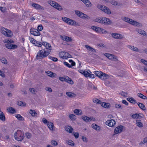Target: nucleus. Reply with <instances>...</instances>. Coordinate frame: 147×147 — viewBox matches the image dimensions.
<instances>
[{
  "mask_svg": "<svg viewBox=\"0 0 147 147\" xmlns=\"http://www.w3.org/2000/svg\"><path fill=\"white\" fill-rule=\"evenodd\" d=\"M50 53V52L49 50L48 51L45 49L41 50L38 52L36 58L38 60L45 58L47 57Z\"/></svg>",
  "mask_w": 147,
  "mask_h": 147,
  "instance_id": "nucleus-1",
  "label": "nucleus"
},
{
  "mask_svg": "<svg viewBox=\"0 0 147 147\" xmlns=\"http://www.w3.org/2000/svg\"><path fill=\"white\" fill-rule=\"evenodd\" d=\"M24 137V133L21 130H18L14 133V137L15 140L18 141H22Z\"/></svg>",
  "mask_w": 147,
  "mask_h": 147,
  "instance_id": "nucleus-2",
  "label": "nucleus"
},
{
  "mask_svg": "<svg viewBox=\"0 0 147 147\" xmlns=\"http://www.w3.org/2000/svg\"><path fill=\"white\" fill-rule=\"evenodd\" d=\"M94 74L102 80H105L109 78V76L106 74L103 73L100 71H94Z\"/></svg>",
  "mask_w": 147,
  "mask_h": 147,
  "instance_id": "nucleus-3",
  "label": "nucleus"
},
{
  "mask_svg": "<svg viewBox=\"0 0 147 147\" xmlns=\"http://www.w3.org/2000/svg\"><path fill=\"white\" fill-rule=\"evenodd\" d=\"M121 18L124 21L134 26H138L139 24L138 22L127 17H123Z\"/></svg>",
  "mask_w": 147,
  "mask_h": 147,
  "instance_id": "nucleus-4",
  "label": "nucleus"
},
{
  "mask_svg": "<svg viewBox=\"0 0 147 147\" xmlns=\"http://www.w3.org/2000/svg\"><path fill=\"white\" fill-rule=\"evenodd\" d=\"M97 7L98 8L102 10L108 14H111L110 10L105 6L98 4L97 5Z\"/></svg>",
  "mask_w": 147,
  "mask_h": 147,
  "instance_id": "nucleus-5",
  "label": "nucleus"
},
{
  "mask_svg": "<svg viewBox=\"0 0 147 147\" xmlns=\"http://www.w3.org/2000/svg\"><path fill=\"white\" fill-rule=\"evenodd\" d=\"M1 32L3 35L8 37H11L13 35L11 30L4 28H2Z\"/></svg>",
  "mask_w": 147,
  "mask_h": 147,
  "instance_id": "nucleus-6",
  "label": "nucleus"
},
{
  "mask_svg": "<svg viewBox=\"0 0 147 147\" xmlns=\"http://www.w3.org/2000/svg\"><path fill=\"white\" fill-rule=\"evenodd\" d=\"M75 13L79 17L84 19H89L90 17L79 11H76Z\"/></svg>",
  "mask_w": 147,
  "mask_h": 147,
  "instance_id": "nucleus-7",
  "label": "nucleus"
},
{
  "mask_svg": "<svg viewBox=\"0 0 147 147\" xmlns=\"http://www.w3.org/2000/svg\"><path fill=\"white\" fill-rule=\"evenodd\" d=\"M49 4L54 8L56 9L59 11H61L63 9L62 7L59 5L57 3H55L54 1H50Z\"/></svg>",
  "mask_w": 147,
  "mask_h": 147,
  "instance_id": "nucleus-8",
  "label": "nucleus"
},
{
  "mask_svg": "<svg viewBox=\"0 0 147 147\" xmlns=\"http://www.w3.org/2000/svg\"><path fill=\"white\" fill-rule=\"evenodd\" d=\"M42 45L45 47V48L43 49H45L46 51L47 50L49 51V52H51L52 50V47L50 44L46 42H42Z\"/></svg>",
  "mask_w": 147,
  "mask_h": 147,
  "instance_id": "nucleus-9",
  "label": "nucleus"
},
{
  "mask_svg": "<svg viewBox=\"0 0 147 147\" xmlns=\"http://www.w3.org/2000/svg\"><path fill=\"white\" fill-rule=\"evenodd\" d=\"M84 75L86 77H89L92 78H94V75L92 74V72L89 69L85 70Z\"/></svg>",
  "mask_w": 147,
  "mask_h": 147,
  "instance_id": "nucleus-10",
  "label": "nucleus"
},
{
  "mask_svg": "<svg viewBox=\"0 0 147 147\" xmlns=\"http://www.w3.org/2000/svg\"><path fill=\"white\" fill-rule=\"evenodd\" d=\"M123 127L122 125H119L116 127L114 130V133L117 134L122 132L123 129Z\"/></svg>",
  "mask_w": 147,
  "mask_h": 147,
  "instance_id": "nucleus-11",
  "label": "nucleus"
},
{
  "mask_svg": "<svg viewBox=\"0 0 147 147\" xmlns=\"http://www.w3.org/2000/svg\"><path fill=\"white\" fill-rule=\"evenodd\" d=\"M30 33L34 36H38L40 35V33L38 30L36 29L32 28L30 31Z\"/></svg>",
  "mask_w": 147,
  "mask_h": 147,
  "instance_id": "nucleus-12",
  "label": "nucleus"
},
{
  "mask_svg": "<svg viewBox=\"0 0 147 147\" xmlns=\"http://www.w3.org/2000/svg\"><path fill=\"white\" fill-rule=\"evenodd\" d=\"M105 55L109 59L112 61H116L117 60L116 56L113 55L109 53H105Z\"/></svg>",
  "mask_w": 147,
  "mask_h": 147,
  "instance_id": "nucleus-13",
  "label": "nucleus"
},
{
  "mask_svg": "<svg viewBox=\"0 0 147 147\" xmlns=\"http://www.w3.org/2000/svg\"><path fill=\"white\" fill-rule=\"evenodd\" d=\"M111 21L109 19L105 17L102 18L101 24H110Z\"/></svg>",
  "mask_w": 147,
  "mask_h": 147,
  "instance_id": "nucleus-14",
  "label": "nucleus"
},
{
  "mask_svg": "<svg viewBox=\"0 0 147 147\" xmlns=\"http://www.w3.org/2000/svg\"><path fill=\"white\" fill-rule=\"evenodd\" d=\"M111 35L113 38L116 39H121L123 38V36L119 34L113 33Z\"/></svg>",
  "mask_w": 147,
  "mask_h": 147,
  "instance_id": "nucleus-15",
  "label": "nucleus"
},
{
  "mask_svg": "<svg viewBox=\"0 0 147 147\" xmlns=\"http://www.w3.org/2000/svg\"><path fill=\"white\" fill-rule=\"evenodd\" d=\"M31 5L33 7L36 9L40 10H44V9L43 7L37 3H32Z\"/></svg>",
  "mask_w": 147,
  "mask_h": 147,
  "instance_id": "nucleus-16",
  "label": "nucleus"
},
{
  "mask_svg": "<svg viewBox=\"0 0 147 147\" xmlns=\"http://www.w3.org/2000/svg\"><path fill=\"white\" fill-rule=\"evenodd\" d=\"M5 46L7 48L9 49H16L17 47V46L16 45H13L10 43L6 44Z\"/></svg>",
  "mask_w": 147,
  "mask_h": 147,
  "instance_id": "nucleus-17",
  "label": "nucleus"
},
{
  "mask_svg": "<svg viewBox=\"0 0 147 147\" xmlns=\"http://www.w3.org/2000/svg\"><path fill=\"white\" fill-rule=\"evenodd\" d=\"M82 118L83 120L86 122H90L92 120H94L95 119L93 117L90 118L87 116H82Z\"/></svg>",
  "mask_w": 147,
  "mask_h": 147,
  "instance_id": "nucleus-18",
  "label": "nucleus"
},
{
  "mask_svg": "<svg viewBox=\"0 0 147 147\" xmlns=\"http://www.w3.org/2000/svg\"><path fill=\"white\" fill-rule=\"evenodd\" d=\"M106 124L110 127L113 126L115 124V122L113 119H111L110 120H108L106 122Z\"/></svg>",
  "mask_w": 147,
  "mask_h": 147,
  "instance_id": "nucleus-19",
  "label": "nucleus"
},
{
  "mask_svg": "<svg viewBox=\"0 0 147 147\" xmlns=\"http://www.w3.org/2000/svg\"><path fill=\"white\" fill-rule=\"evenodd\" d=\"M68 24L72 26H79L78 24L76 21L71 19H69L67 23Z\"/></svg>",
  "mask_w": 147,
  "mask_h": 147,
  "instance_id": "nucleus-20",
  "label": "nucleus"
},
{
  "mask_svg": "<svg viewBox=\"0 0 147 147\" xmlns=\"http://www.w3.org/2000/svg\"><path fill=\"white\" fill-rule=\"evenodd\" d=\"M95 31L97 32L100 33L101 32L102 33H107V31L104 30L103 29L100 28L96 26Z\"/></svg>",
  "mask_w": 147,
  "mask_h": 147,
  "instance_id": "nucleus-21",
  "label": "nucleus"
},
{
  "mask_svg": "<svg viewBox=\"0 0 147 147\" xmlns=\"http://www.w3.org/2000/svg\"><path fill=\"white\" fill-rule=\"evenodd\" d=\"M92 127L97 131H100L101 130V127L95 123L92 124Z\"/></svg>",
  "mask_w": 147,
  "mask_h": 147,
  "instance_id": "nucleus-22",
  "label": "nucleus"
},
{
  "mask_svg": "<svg viewBox=\"0 0 147 147\" xmlns=\"http://www.w3.org/2000/svg\"><path fill=\"white\" fill-rule=\"evenodd\" d=\"M61 37L62 38V39L64 41H65L67 42H71L72 39L71 38L67 36H61Z\"/></svg>",
  "mask_w": 147,
  "mask_h": 147,
  "instance_id": "nucleus-23",
  "label": "nucleus"
},
{
  "mask_svg": "<svg viewBox=\"0 0 147 147\" xmlns=\"http://www.w3.org/2000/svg\"><path fill=\"white\" fill-rule=\"evenodd\" d=\"M64 81L71 84H74V82L72 80L71 78H69L68 76H65L64 77Z\"/></svg>",
  "mask_w": 147,
  "mask_h": 147,
  "instance_id": "nucleus-24",
  "label": "nucleus"
},
{
  "mask_svg": "<svg viewBox=\"0 0 147 147\" xmlns=\"http://www.w3.org/2000/svg\"><path fill=\"white\" fill-rule=\"evenodd\" d=\"M46 73L47 74V75L51 77L52 78L56 77V74L55 73H53L51 71H48L47 72H46Z\"/></svg>",
  "mask_w": 147,
  "mask_h": 147,
  "instance_id": "nucleus-25",
  "label": "nucleus"
},
{
  "mask_svg": "<svg viewBox=\"0 0 147 147\" xmlns=\"http://www.w3.org/2000/svg\"><path fill=\"white\" fill-rule=\"evenodd\" d=\"M101 105L102 107L105 108H108L110 107V104L109 103L101 102Z\"/></svg>",
  "mask_w": 147,
  "mask_h": 147,
  "instance_id": "nucleus-26",
  "label": "nucleus"
},
{
  "mask_svg": "<svg viewBox=\"0 0 147 147\" xmlns=\"http://www.w3.org/2000/svg\"><path fill=\"white\" fill-rule=\"evenodd\" d=\"M0 119L3 121H4L5 120V115L1 111H0Z\"/></svg>",
  "mask_w": 147,
  "mask_h": 147,
  "instance_id": "nucleus-27",
  "label": "nucleus"
},
{
  "mask_svg": "<svg viewBox=\"0 0 147 147\" xmlns=\"http://www.w3.org/2000/svg\"><path fill=\"white\" fill-rule=\"evenodd\" d=\"M136 123L137 125L140 127H142L143 126V124L140 120H136Z\"/></svg>",
  "mask_w": 147,
  "mask_h": 147,
  "instance_id": "nucleus-28",
  "label": "nucleus"
},
{
  "mask_svg": "<svg viewBox=\"0 0 147 147\" xmlns=\"http://www.w3.org/2000/svg\"><path fill=\"white\" fill-rule=\"evenodd\" d=\"M85 47L88 50L93 52H96V51L95 50L91 47L88 45H86Z\"/></svg>",
  "mask_w": 147,
  "mask_h": 147,
  "instance_id": "nucleus-29",
  "label": "nucleus"
},
{
  "mask_svg": "<svg viewBox=\"0 0 147 147\" xmlns=\"http://www.w3.org/2000/svg\"><path fill=\"white\" fill-rule=\"evenodd\" d=\"M8 111L11 113H13L15 112V110L13 107H9L7 108Z\"/></svg>",
  "mask_w": 147,
  "mask_h": 147,
  "instance_id": "nucleus-30",
  "label": "nucleus"
},
{
  "mask_svg": "<svg viewBox=\"0 0 147 147\" xmlns=\"http://www.w3.org/2000/svg\"><path fill=\"white\" fill-rule=\"evenodd\" d=\"M139 107L142 110H146V107L145 105L142 103H137Z\"/></svg>",
  "mask_w": 147,
  "mask_h": 147,
  "instance_id": "nucleus-31",
  "label": "nucleus"
},
{
  "mask_svg": "<svg viewBox=\"0 0 147 147\" xmlns=\"http://www.w3.org/2000/svg\"><path fill=\"white\" fill-rule=\"evenodd\" d=\"M66 94L68 97L70 98L74 97L76 96L75 94L70 92H67Z\"/></svg>",
  "mask_w": 147,
  "mask_h": 147,
  "instance_id": "nucleus-32",
  "label": "nucleus"
},
{
  "mask_svg": "<svg viewBox=\"0 0 147 147\" xmlns=\"http://www.w3.org/2000/svg\"><path fill=\"white\" fill-rule=\"evenodd\" d=\"M127 100L131 103H132L134 104H135L136 103V100L132 97L128 98H127Z\"/></svg>",
  "mask_w": 147,
  "mask_h": 147,
  "instance_id": "nucleus-33",
  "label": "nucleus"
},
{
  "mask_svg": "<svg viewBox=\"0 0 147 147\" xmlns=\"http://www.w3.org/2000/svg\"><path fill=\"white\" fill-rule=\"evenodd\" d=\"M47 126L49 129L52 131L53 130V127L54 126L53 123L51 122H48Z\"/></svg>",
  "mask_w": 147,
  "mask_h": 147,
  "instance_id": "nucleus-34",
  "label": "nucleus"
},
{
  "mask_svg": "<svg viewBox=\"0 0 147 147\" xmlns=\"http://www.w3.org/2000/svg\"><path fill=\"white\" fill-rule=\"evenodd\" d=\"M29 113L32 117H34L37 115V113L34 110L30 109L29 111Z\"/></svg>",
  "mask_w": 147,
  "mask_h": 147,
  "instance_id": "nucleus-35",
  "label": "nucleus"
},
{
  "mask_svg": "<svg viewBox=\"0 0 147 147\" xmlns=\"http://www.w3.org/2000/svg\"><path fill=\"white\" fill-rule=\"evenodd\" d=\"M141 61L142 63L146 65V66L144 67V70H146L147 71V61L143 59H141Z\"/></svg>",
  "mask_w": 147,
  "mask_h": 147,
  "instance_id": "nucleus-36",
  "label": "nucleus"
},
{
  "mask_svg": "<svg viewBox=\"0 0 147 147\" xmlns=\"http://www.w3.org/2000/svg\"><path fill=\"white\" fill-rule=\"evenodd\" d=\"M136 31L137 32H138L139 34H140L144 36H145L146 34V32H145V31H144L143 30H142L141 29H140V30L138 29V30H136Z\"/></svg>",
  "mask_w": 147,
  "mask_h": 147,
  "instance_id": "nucleus-37",
  "label": "nucleus"
},
{
  "mask_svg": "<svg viewBox=\"0 0 147 147\" xmlns=\"http://www.w3.org/2000/svg\"><path fill=\"white\" fill-rule=\"evenodd\" d=\"M65 130L68 132H69L70 133H71L73 130V129L71 126H67L66 127Z\"/></svg>",
  "mask_w": 147,
  "mask_h": 147,
  "instance_id": "nucleus-38",
  "label": "nucleus"
},
{
  "mask_svg": "<svg viewBox=\"0 0 147 147\" xmlns=\"http://www.w3.org/2000/svg\"><path fill=\"white\" fill-rule=\"evenodd\" d=\"M3 42L5 43H14V41L11 39H5L4 40Z\"/></svg>",
  "mask_w": 147,
  "mask_h": 147,
  "instance_id": "nucleus-39",
  "label": "nucleus"
},
{
  "mask_svg": "<svg viewBox=\"0 0 147 147\" xmlns=\"http://www.w3.org/2000/svg\"><path fill=\"white\" fill-rule=\"evenodd\" d=\"M128 47L130 49H131L133 51H138V48L136 47L130 45L128 46Z\"/></svg>",
  "mask_w": 147,
  "mask_h": 147,
  "instance_id": "nucleus-40",
  "label": "nucleus"
},
{
  "mask_svg": "<svg viewBox=\"0 0 147 147\" xmlns=\"http://www.w3.org/2000/svg\"><path fill=\"white\" fill-rule=\"evenodd\" d=\"M74 112L77 115H80L82 113L81 110L78 109H76L74 110Z\"/></svg>",
  "mask_w": 147,
  "mask_h": 147,
  "instance_id": "nucleus-41",
  "label": "nucleus"
},
{
  "mask_svg": "<svg viewBox=\"0 0 147 147\" xmlns=\"http://www.w3.org/2000/svg\"><path fill=\"white\" fill-rule=\"evenodd\" d=\"M69 117L70 119L72 121H74L76 119V116L73 114H70Z\"/></svg>",
  "mask_w": 147,
  "mask_h": 147,
  "instance_id": "nucleus-42",
  "label": "nucleus"
},
{
  "mask_svg": "<svg viewBox=\"0 0 147 147\" xmlns=\"http://www.w3.org/2000/svg\"><path fill=\"white\" fill-rule=\"evenodd\" d=\"M88 88L89 89H92L93 88L94 85L92 83L90 82H89L88 83Z\"/></svg>",
  "mask_w": 147,
  "mask_h": 147,
  "instance_id": "nucleus-43",
  "label": "nucleus"
},
{
  "mask_svg": "<svg viewBox=\"0 0 147 147\" xmlns=\"http://www.w3.org/2000/svg\"><path fill=\"white\" fill-rule=\"evenodd\" d=\"M102 17H99L98 18H96L93 20L94 21L97 22L98 23H100L101 24L102 22Z\"/></svg>",
  "mask_w": 147,
  "mask_h": 147,
  "instance_id": "nucleus-44",
  "label": "nucleus"
},
{
  "mask_svg": "<svg viewBox=\"0 0 147 147\" xmlns=\"http://www.w3.org/2000/svg\"><path fill=\"white\" fill-rule=\"evenodd\" d=\"M66 142L67 144L69 145L73 146L74 145V143L73 142V141H72V140H66Z\"/></svg>",
  "mask_w": 147,
  "mask_h": 147,
  "instance_id": "nucleus-45",
  "label": "nucleus"
},
{
  "mask_svg": "<svg viewBox=\"0 0 147 147\" xmlns=\"http://www.w3.org/2000/svg\"><path fill=\"white\" fill-rule=\"evenodd\" d=\"M59 55L61 58L63 59H66V58H65V57L66 56L65 54V52H60L59 54Z\"/></svg>",
  "mask_w": 147,
  "mask_h": 147,
  "instance_id": "nucleus-46",
  "label": "nucleus"
},
{
  "mask_svg": "<svg viewBox=\"0 0 147 147\" xmlns=\"http://www.w3.org/2000/svg\"><path fill=\"white\" fill-rule=\"evenodd\" d=\"M34 43V45L38 47H40L42 45V43L40 42L37 41H36V42Z\"/></svg>",
  "mask_w": 147,
  "mask_h": 147,
  "instance_id": "nucleus-47",
  "label": "nucleus"
},
{
  "mask_svg": "<svg viewBox=\"0 0 147 147\" xmlns=\"http://www.w3.org/2000/svg\"><path fill=\"white\" fill-rule=\"evenodd\" d=\"M1 61L4 64H7V62L6 59L5 58H2L0 59Z\"/></svg>",
  "mask_w": 147,
  "mask_h": 147,
  "instance_id": "nucleus-48",
  "label": "nucleus"
},
{
  "mask_svg": "<svg viewBox=\"0 0 147 147\" xmlns=\"http://www.w3.org/2000/svg\"><path fill=\"white\" fill-rule=\"evenodd\" d=\"M16 117L19 120L22 121L24 120L23 117L19 114L16 115Z\"/></svg>",
  "mask_w": 147,
  "mask_h": 147,
  "instance_id": "nucleus-49",
  "label": "nucleus"
},
{
  "mask_svg": "<svg viewBox=\"0 0 147 147\" xmlns=\"http://www.w3.org/2000/svg\"><path fill=\"white\" fill-rule=\"evenodd\" d=\"M93 102L96 103L100 104L101 102L100 100L97 98L93 99L92 100Z\"/></svg>",
  "mask_w": 147,
  "mask_h": 147,
  "instance_id": "nucleus-50",
  "label": "nucleus"
},
{
  "mask_svg": "<svg viewBox=\"0 0 147 147\" xmlns=\"http://www.w3.org/2000/svg\"><path fill=\"white\" fill-rule=\"evenodd\" d=\"M140 117L139 114L136 113L132 115L131 117L133 119H137Z\"/></svg>",
  "mask_w": 147,
  "mask_h": 147,
  "instance_id": "nucleus-51",
  "label": "nucleus"
},
{
  "mask_svg": "<svg viewBox=\"0 0 147 147\" xmlns=\"http://www.w3.org/2000/svg\"><path fill=\"white\" fill-rule=\"evenodd\" d=\"M25 135L26 138L28 139H30L32 136V134H31L28 132L26 133Z\"/></svg>",
  "mask_w": 147,
  "mask_h": 147,
  "instance_id": "nucleus-52",
  "label": "nucleus"
},
{
  "mask_svg": "<svg viewBox=\"0 0 147 147\" xmlns=\"http://www.w3.org/2000/svg\"><path fill=\"white\" fill-rule=\"evenodd\" d=\"M18 104V105L22 106H25L26 105V104L25 102L21 101H19Z\"/></svg>",
  "mask_w": 147,
  "mask_h": 147,
  "instance_id": "nucleus-53",
  "label": "nucleus"
},
{
  "mask_svg": "<svg viewBox=\"0 0 147 147\" xmlns=\"http://www.w3.org/2000/svg\"><path fill=\"white\" fill-rule=\"evenodd\" d=\"M30 92L33 94H35L37 92L36 90L34 88H30L29 89Z\"/></svg>",
  "mask_w": 147,
  "mask_h": 147,
  "instance_id": "nucleus-54",
  "label": "nucleus"
},
{
  "mask_svg": "<svg viewBox=\"0 0 147 147\" xmlns=\"http://www.w3.org/2000/svg\"><path fill=\"white\" fill-rule=\"evenodd\" d=\"M49 59L52 60H53L54 62H56L58 60V59L57 58L51 56L49 57Z\"/></svg>",
  "mask_w": 147,
  "mask_h": 147,
  "instance_id": "nucleus-55",
  "label": "nucleus"
},
{
  "mask_svg": "<svg viewBox=\"0 0 147 147\" xmlns=\"http://www.w3.org/2000/svg\"><path fill=\"white\" fill-rule=\"evenodd\" d=\"M115 107L116 108L122 109L123 107L120 105L118 104H116L115 105Z\"/></svg>",
  "mask_w": 147,
  "mask_h": 147,
  "instance_id": "nucleus-56",
  "label": "nucleus"
},
{
  "mask_svg": "<svg viewBox=\"0 0 147 147\" xmlns=\"http://www.w3.org/2000/svg\"><path fill=\"white\" fill-rule=\"evenodd\" d=\"M51 142V144L53 145L56 146L58 144L57 142L55 140H52Z\"/></svg>",
  "mask_w": 147,
  "mask_h": 147,
  "instance_id": "nucleus-57",
  "label": "nucleus"
},
{
  "mask_svg": "<svg viewBox=\"0 0 147 147\" xmlns=\"http://www.w3.org/2000/svg\"><path fill=\"white\" fill-rule=\"evenodd\" d=\"M69 18H66V17H63L62 18V20L67 23L68 22V20H69Z\"/></svg>",
  "mask_w": 147,
  "mask_h": 147,
  "instance_id": "nucleus-58",
  "label": "nucleus"
},
{
  "mask_svg": "<svg viewBox=\"0 0 147 147\" xmlns=\"http://www.w3.org/2000/svg\"><path fill=\"white\" fill-rule=\"evenodd\" d=\"M82 138L83 142H88V140L87 138L86 137L82 136Z\"/></svg>",
  "mask_w": 147,
  "mask_h": 147,
  "instance_id": "nucleus-59",
  "label": "nucleus"
},
{
  "mask_svg": "<svg viewBox=\"0 0 147 147\" xmlns=\"http://www.w3.org/2000/svg\"><path fill=\"white\" fill-rule=\"evenodd\" d=\"M64 64L69 67H71V65L67 62H64Z\"/></svg>",
  "mask_w": 147,
  "mask_h": 147,
  "instance_id": "nucleus-60",
  "label": "nucleus"
},
{
  "mask_svg": "<svg viewBox=\"0 0 147 147\" xmlns=\"http://www.w3.org/2000/svg\"><path fill=\"white\" fill-rule=\"evenodd\" d=\"M111 3L112 5H117L118 4L117 2L114 0L112 1Z\"/></svg>",
  "mask_w": 147,
  "mask_h": 147,
  "instance_id": "nucleus-61",
  "label": "nucleus"
},
{
  "mask_svg": "<svg viewBox=\"0 0 147 147\" xmlns=\"http://www.w3.org/2000/svg\"><path fill=\"white\" fill-rule=\"evenodd\" d=\"M121 94L122 96L125 97H126L127 96V94L125 92H122L121 93Z\"/></svg>",
  "mask_w": 147,
  "mask_h": 147,
  "instance_id": "nucleus-62",
  "label": "nucleus"
},
{
  "mask_svg": "<svg viewBox=\"0 0 147 147\" xmlns=\"http://www.w3.org/2000/svg\"><path fill=\"white\" fill-rule=\"evenodd\" d=\"M74 135L76 138H78L79 136V134L78 133L76 132L74 133Z\"/></svg>",
  "mask_w": 147,
  "mask_h": 147,
  "instance_id": "nucleus-63",
  "label": "nucleus"
},
{
  "mask_svg": "<svg viewBox=\"0 0 147 147\" xmlns=\"http://www.w3.org/2000/svg\"><path fill=\"white\" fill-rule=\"evenodd\" d=\"M38 28L40 31H41L43 29L42 25H39L38 27Z\"/></svg>",
  "mask_w": 147,
  "mask_h": 147,
  "instance_id": "nucleus-64",
  "label": "nucleus"
}]
</instances>
